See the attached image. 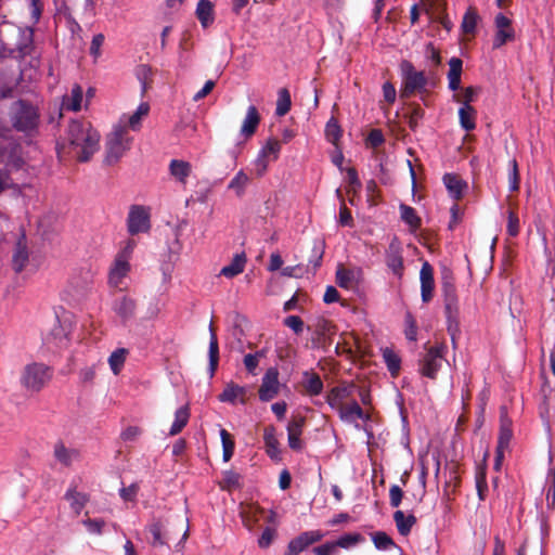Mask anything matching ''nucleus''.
<instances>
[{
	"instance_id": "nucleus-1",
	"label": "nucleus",
	"mask_w": 555,
	"mask_h": 555,
	"mask_svg": "<svg viewBox=\"0 0 555 555\" xmlns=\"http://www.w3.org/2000/svg\"><path fill=\"white\" fill-rule=\"evenodd\" d=\"M100 133L92 127L91 122L83 119H74L68 124L64 137V143L60 149L67 145L74 156L81 163L90 160L99 150Z\"/></svg>"
},
{
	"instance_id": "nucleus-2",
	"label": "nucleus",
	"mask_w": 555,
	"mask_h": 555,
	"mask_svg": "<svg viewBox=\"0 0 555 555\" xmlns=\"http://www.w3.org/2000/svg\"><path fill=\"white\" fill-rule=\"evenodd\" d=\"M9 119L15 131L34 135L38 132L40 125L39 108L31 102L20 99L12 103Z\"/></svg>"
},
{
	"instance_id": "nucleus-3",
	"label": "nucleus",
	"mask_w": 555,
	"mask_h": 555,
	"mask_svg": "<svg viewBox=\"0 0 555 555\" xmlns=\"http://www.w3.org/2000/svg\"><path fill=\"white\" fill-rule=\"evenodd\" d=\"M441 292L444 302V313L448 322V330L451 333L452 340L454 341L453 332L459 326V298L456 294V287L454 284V278L451 272H444L441 278Z\"/></svg>"
},
{
	"instance_id": "nucleus-4",
	"label": "nucleus",
	"mask_w": 555,
	"mask_h": 555,
	"mask_svg": "<svg viewBox=\"0 0 555 555\" xmlns=\"http://www.w3.org/2000/svg\"><path fill=\"white\" fill-rule=\"evenodd\" d=\"M400 72L402 77L400 96L402 99H409L415 93L425 91L428 80L423 70H416L410 61L403 60L400 63Z\"/></svg>"
},
{
	"instance_id": "nucleus-5",
	"label": "nucleus",
	"mask_w": 555,
	"mask_h": 555,
	"mask_svg": "<svg viewBox=\"0 0 555 555\" xmlns=\"http://www.w3.org/2000/svg\"><path fill=\"white\" fill-rule=\"evenodd\" d=\"M52 373L49 366L43 363L27 364L21 375V384L33 392L40 391L51 379Z\"/></svg>"
},
{
	"instance_id": "nucleus-6",
	"label": "nucleus",
	"mask_w": 555,
	"mask_h": 555,
	"mask_svg": "<svg viewBox=\"0 0 555 555\" xmlns=\"http://www.w3.org/2000/svg\"><path fill=\"white\" fill-rule=\"evenodd\" d=\"M105 159L107 165L116 164L130 149V139L126 127H116L114 131L107 137L105 145Z\"/></svg>"
},
{
	"instance_id": "nucleus-7",
	"label": "nucleus",
	"mask_w": 555,
	"mask_h": 555,
	"mask_svg": "<svg viewBox=\"0 0 555 555\" xmlns=\"http://www.w3.org/2000/svg\"><path fill=\"white\" fill-rule=\"evenodd\" d=\"M446 345H436L430 347L426 353L420 359L418 372L421 375L430 379H436L439 370L444 361Z\"/></svg>"
},
{
	"instance_id": "nucleus-8",
	"label": "nucleus",
	"mask_w": 555,
	"mask_h": 555,
	"mask_svg": "<svg viewBox=\"0 0 555 555\" xmlns=\"http://www.w3.org/2000/svg\"><path fill=\"white\" fill-rule=\"evenodd\" d=\"M25 162L22 156V146L16 139L0 141V165L3 170H20Z\"/></svg>"
},
{
	"instance_id": "nucleus-9",
	"label": "nucleus",
	"mask_w": 555,
	"mask_h": 555,
	"mask_svg": "<svg viewBox=\"0 0 555 555\" xmlns=\"http://www.w3.org/2000/svg\"><path fill=\"white\" fill-rule=\"evenodd\" d=\"M495 34L493 37V49H499L515 39L513 22L503 13H498L494 17Z\"/></svg>"
},
{
	"instance_id": "nucleus-10",
	"label": "nucleus",
	"mask_w": 555,
	"mask_h": 555,
	"mask_svg": "<svg viewBox=\"0 0 555 555\" xmlns=\"http://www.w3.org/2000/svg\"><path fill=\"white\" fill-rule=\"evenodd\" d=\"M280 389L279 371L276 367H269L262 376L258 390L260 401L269 402L273 400L280 393Z\"/></svg>"
},
{
	"instance_id": "nucleus-11",
	"label": "nucleus",
	"mask_w": 555,
	"mask_h": 555,
	"mask_svg": "<svg viewBox=\"0 0 555 555\" xmlns=\"http://www.w3.org/2000/svg\"><path fill=\"white\" fill-rule=\"evenodd\" d=\"M127 227L131 235L147 232L151 228L149 211L143 206H131L127 218Z\"/></svg>"
},
{
	"instance_id": "nucleus-12",
	"label": "nucleus",
	"mask_w": 555,
	"mask_h": 555,
	"mask_svg": "<svg viewBox=\"0 0 555 555\" xmlns=\"http://www.w3.org/2000/svg\"><path fill=\"white\" fill-rule=\"evenodd\" d=\"M325 537L321 530L304 531L288 542L287 550L284 555H298L310 545L320 542Z\"/></svg>"
},
{
	"instance_id": "nucleus-13",
	"label": "nucleus",
	"mask_w": 555,
	"mask_h": 555,
	"mask_svg": "<svg viewBox=\"0 0 555 555\" xmlns=\"http://www.w3.org/2000/svg\"><path fill=\"white\" fill-rule=\"evenodd\" d=\"M356 385L353 383H341L333 387L326 395V402L333 410H339L344 401L352 396Z\"/></svg>"
},
{
	"instance_id": "nucleus-14",
	"label": "nucleus",
	"mask_w": 555,
	"mask_h": 555,
	"mask_svg": "<svg viewBox=\"0 0 555 555\" xmlns=\"http://www.w3.org/2000/svg\"><path fill=\"white\" fill-rule=\"evenodd\" d=\"M420 280L422 301L427 304L433 299L435 289L434 268L428 261L422 264Z\"/></svg>"
},
{
	"instance_id": "nucleus-15",
	"label": "nucleus",
	"mask_w": 555,
	"mask_h": 555,
	"mask_svg": "<svg viewBox=\"0 0 555 555\" xmlns=\"http://www.w3.org/2000/svg\"><path fill=\"white\" fill-rule=\"evenodd\" d=\"M306 424V418L304 416H293L287 425V438L288 446L294 451H301L304 444L300 439L302 435V429Z\"/></svg>"
},
{
	"instance_id": "nucleus-16",
	"label": "nucleus",
	"mask_w": 555,
	"mask_h": 555,
	"mask_svg": "<svg viewBox=\"0 0 555 555\" xmlns=\"http://www.w3.org/2000/svg\"><path fill=\"white\" fill-rule=\"evenodd\" d=\"M513 422L508 416L507 408H500V429L498 436V444L499 449H507L509 448L511 440L513 438Z\"/></svg>"
},
{
	"instance_id": "nucleus-17",
	"label": "nucleus",
	"mask_w": 555,
	"mask_h": 555,
	"mask_svg": "<svg viewBox=\"0 0 555 555\" xmlns=\"http://www.w3.org/2000/svg\"><path fill=\"white\" fill-rule=\"evenodd\" d=\"M113 310L126 323L135 315L137 302L130 296L121 295L114 300Z\"/></svg>"
},
{
	"instance_id": "nucleus-18",
	"label": "nucleus",
	"mask_w": 555,
	"mask_h": 555,
	"mask_svg": "<svg viewBox=\"0 0 555 555\" xmlns=\"http://www.w3.org/2000/svg\"><path fill=\"white\" fill-rule=\"evenodd\" d=\"M386 263L395 275L399 279L402 278L404 270L402 251L399 244L395 241L389 244L386 251Z\"/></svg>"
},
{
	"instance_id": "nucleus-19",
	"label": "nucleus",
	"mask_w": 555,
	"mask_h": 555,
	"mask_svg": "<svg viewBox=\"0 0 555 555\" xmlns=\"http://www.w3.org/2000/svg\"><path fill=\"white\" fill-rule=\"evenodd\" d=\"M301 386L305 393L309 397H315L322 393L324 384L320 375L310 370L302 373Z\"/></svg>"
},
{
	"instance_id": "nucleus-20",
	"label": "nucleus",
	"mask_w": 555,
	"mask_h": 555,
	"mask_svg": "<svg viewBox=\"0 0 555 555\" xmlns=\"http://www.w3.org/2000/svg\"><path fill=\"white\" fill-rule=\"evenodd\" d=\"M170 176L180 184L185 185L192 173V165L182 159H171L168 166Z\"/></svg>"
},
{
	"instance_id": "nucleus-21",
	"label": "nucleus",
	"mask_w": 555,
	"mask_h": 555,
	"mask_svg": "<svg viewBox=\"0 0 555 555\" xmlns=\"http://www.w3.org/2000/svg\"><path fill=\"white\" fill-rule=\"evenodd\" d=\"M246 393L247 390L245 387L231 382L225 385L223 391L218 396V399L221 402L232 404L240 400V402L244 404L246 402Z\"/></svg>"
},
{
	"instance_id": "nucleus-22",
	"label": "nucleus",
	"mask_w": 555,
	"mask_h": 555,
	"mask_svg": "<svg viewBox=\"0 0 555 555\" xmlns=\"http://www.w3.org/2000/svg\"><path fill=\"white\" fill-rule=\"evenodd\" d=\"M53 454L55 460L63 466L69 467L75 461H78L80 453L76 449L67 448L62 441L54 444Z\"/></svg>"
},
{
	"instance_id": "nucleus-23",
	"label": "nucleus",
	"mask_w": 555,
	"mask_h": 555,
	"mask_svg": "<svg viewBox=\"0 0 555 555\" xmlns=\"http://www.w3.org/2000/svg\"><path fill=\"white\" fill-rule=\"evenodd\" d=\"M260 122V115L256 106L250 105L247 108L246 116L243 120L242 127H241V133L242 135L246 138H250L255 134L258 125Z\"/></svg>"
},
{
	"instance_id": "nucleus-24",
	"label": "nucleus",
	"mask_w": 555,
	"mask_h": 555,
	"mask_svg": "<svg viewBox=\"0 0 555 555\" xmlns=\"http://www.w3.org/2000/svg\"><path fill=\"white\" fill-rule=\"evenodd\" d=\"M195 14L203 28L209 27L215 22L214 3L210 0H199Z\"/></svg>"
},
{
	"instance_id": "nucleus-25",
	"label": "nucleus",
	"mask_w": 555,
	"mask_h": 555,
	"mask_svg": "<svg viewBox=\"0 0 555 555\" xmlns=\"http://www.w3.org/2000/svg\"><path fill=\"white\" fill-rule=\"evenodd\" d=\"M337 412L340 420L346 423H354L357 420L367 418L362 408L354 400L349 404H344Z\"/></svg>"
},
{
	"instance_id": "nucleus-26",
	"label": "nucleus",
	"mask_w": 555,
	"mask_h": 555,
	"mask_svg": "<svg viewBox=\"0 0 555 555\" xmlns=\"http://www.w3.org/2000/svg\"><path fill=\"white\" fill-rule=\"evenodd\" d=\"M442 180L451 197L454 201L461 199L463 190L466 188V182L454 173H446Z\"/></svg>"
},
{
	"instance_id": "nucleus-27",
	"label": "nucleus",
	"mask_w": 555,
	"mask_h": 555,
	"mask_svg": "<svg viewBox=\"0 0 555 555\" xmlns=\"http://www.w3.org/2000/svg\"><path fill=\"white\" fill-rule=\"evenodd\" d=\"M246 262L247 258L245 253L236 254L232 258L231 262L221 269L220 275H223L228 279H233L244 271Z\"/></svg>"
},
{
	"instance_id": "nucleus-28",
	"label": "nucleus",
	"mask_w": 555,
	"mask_h": 555,
	"mask_svg": "<svg viewBox=\"0 0 555 555\" xmlns=\"http://www.w3.org/2000/svg\"><path fill=\"white\" fill-rule=\"evenodd\" d=\"M147 530L152 535L151 544L153 546L167 545L170 537L165 530V526L160 520H154L147 526Z\"/></svg>"
},
{
	"instance_id": "nucleus-29",
	"label": "nucleus",
	"mask_w": 555,
	"mask_h": 555,
	"mask_svg": "<svg viewBox=\"0 0 555 555\" xmlns=\"http://www.w3.org/2000/svg\"><path fill=\"white\" fill-rule=\"evenodd\" d=\"M29 255L27 246L23 240L16 243L15 250L12 257V268L16 273H21L27 266Z\"/></svg>"
},
{
	"instance_id": "nucleus-30",
	"label": "nucleus",
	"mask_w": 555,
	"mask_h": 555,
	"mask_svg": "<svg viewBox=\"0 0 555 555\" xmlns=\"http://www.w3.org/2000/svg\"><path fill=\"white\" fill-rule=\"evenodd\" d=\"M209 332H210V339H209V373L210 377H212L217 371L218 363H219V344L218 338L215 332V328L212 326V323L209 325Z\"/></svg>"
},
{
	"instance_id": "nucleus-31",
	"label": "nucleus",
	"mask_w": 555,
	"mask_h": 555,
	"mask_svg": "<svg viewBox=\"0 0 555 555\" xmlns=\"http://www.w3.org/2000/svg\"><path fill=\"white\" fill-rule=\"evenodd\" d=\"M480 21V15L477 9L473 5L468 7L463 15L461 29L465 35H475L476 27Z\"/></svg>"
},
{
	"instance_id": "nucleus-32",
	"label": "nucleus",
	"mask_w": 555,
	"mask_h": 555,
	"mask_svg": "<svg viewBox=\"0 0 555 555\" xmlns=\"http://www.w3.org/2000/svg\"><path fill=\"white\" fill-rule=\"evenodd\" d=\"M393 520L396 522L398 532L403 537H406L411 532L412 527L417 521L414 515L410 514L405 516L404 513L400 509L393 513Z\"/></svg>"
},
{
	"instance_id": "nucleus-33",
	"label": "nucleus",
	"mask_w": 555,
	"mask_h": 555,
	"mask_svg": "<svg viewBox=\"0 0 555 555\" xmlns=\"http://www.w3.org/2000/svg\"><path fill=\"white\" fill-rule=\"evenodd\" d=\"M477 112L472 105H462L459 109V118L461 127L466 131L476 128Z\"/></svg>"
},
{
	"instance_id": "nucleus-34",
	"label": "nucleus",
	"mask_w": 555,
	"mask_h": 555,
	"mask_svg": "<svg viewBox=\"0 0 555 555\" xmlns=\"http://www.w3.org/2000/svg\"><path fill=\"white\" fill-rule=\"evenodd\" d=\"M399 209L401 219L410 227V231H417L422 225V220L417 216L416 210L413 207L408 206L405 204H401Z\"/></svg>"
},
{
	"instance_id": "nucleus-35",
	"label": "nucleus",
	"mask_w": 555,
	"mask_h": 555,
	"mask_svg": "<svg viewBox=\"0 0 555 555\" xmlns=\"http://www.w3.org/2000/svg\"><path fill=\"white\" fill-rule=\"evenodd\" d=\"M65 500H67L70 503L72 509L78 515L89 501V498L87 494L82 492H78L76 488H69L65 495Z\"/></svg>"
},
{
	"instance_id": "nucleus-36",
	"label": "nucleus",
	"mask_w": 555,
	"mask_h": 555,
	"mask_svg": "<svg viewBox=\"0 0 555 555\" xmlns=\"http://www.w3.org/2000/svg\"><path fill=\"white\" fill-rule=\"evenodd\" d=\"M190 420V409L188 405L179 408L175 413V421L169 430L170 436H176L182 431Z\"/></svg>"
},
{
	"instance_id": "nucleus-37",
	"label": "nucleus",
	"mask_w": 555,
	"mask_h": 555,
	"mask_svg": "<svg viewBox=\"0 0 555 555\" xmlns=\"http://www.w3.org/2000/svg\"><path fill=\"white\" fill-rule=\"evenodd\" d=\"M263 441L267 448V453L271 459L279 454V440L275 435V427L270 425L263 429Z\"/></svg>"
},
{
	"instance_id": "nucleus-38",
	"label": "nucleus",
	"mask_w": 555,
	"mask_h": 555,
	"mask_svg": "<svg viewBox=\"0 0 555 555\" xmlns=\"http://www.w3.org/2000/svg\"><path fill=\"white\" fill-rule=\"evenodd\" d=\"M82 94V88L79 85H75L72 89L70 96L64 98L63 107L73 112L79 111L81 108Z\"/></svg>"
},
{
	"instance_id": "nucleus-39",
	"label": "nucleus",
	"mask_w": 555,
	"mask_h": 555,
	"mask_svg": "<svg viewBox=\"0 0 555 555\" xmlns=\"http://www.w3.org/2000/svg\"><path fill=\"white\" fill-rule=\"evenodd\" d=\"M21 40L16 44V50L18 52V57L24 59L29 55L33 50V30H21Z\"/></svg>"
},
{
	"instance_id": "nucleus-40",
	"label": "nucleus",
	"mask_w": 555,
	"mask_h": 555,
	"mask_svg": "<svg viewBox=\"0 0 555 555\" xmlns=\"http://www.w3.org/2000/svg\"><path fill=\"white\" fill-rule=\"evenodd\" d=\"M383 358L392 377L398 376L401 365L400 357L390 348L383 349Z\"/></svg>"
},
{
	"instance_id": "nucleus-41",
	"label": "nucleus",
	"mask_w": 555,
	"mask_h": 555,
	"mask_svg": "<svg viewBox=\"0 0 555 555\" xmlns=\"http://www.w3.org/2000/svg\"><path fill=\"white\" fill-rule=\"evenodd\" d=\"M129 271V262L121 256L115 260V264L111 270L109 279L111 282L118 284L120 280L126 276Z\"/></svg>"
},
{
	"instance_id": "nucleus-42",
	"label": "nucleus",
	"mask_w": 555,
	"mask_h": 555,
	"mask_svg": "<svg viewBox=\"0 0 555 555\" xmlns=\"http://www.w3.org/2000/svg\"><path fill=\"white\" fill-rule=\"evenodd\" d=\"M343 130L336 118L331 117L325 127V137L328 142L338 146V142L341 138Z\"/></svg>"
},
{
	"instance_id": "nucleus-43",
	"label": "nucleus",
	"mask_w": 555,
	"mask_h": 555,
	"mask_svg": "<svg viewBox=\"0 0 555 555\" xmlns=\"http://www.w3.org/2000/svg\"><path fill=\"white\" fill-rule=\"evenodd\" d=\"M127 353L128 351L125 348L116 349L111 353L108 364L115 375L120 373L125 364Z\"/></svg>"
},
{
	"instance_id": "nucleus-44",
	"label": "nucleus",
	"mask_w": 555,
	"mask_h": 555,
	"mask_svg": "<svg viewBox=\"0 0 555 555\" xmlns=\"http://www.w3.org/2000/svg\"><path fill=\"white\" fill-rule=\"evenodd\" d=\"M248 181V176L243 170H240L230 181L228 189L233 190L237 196H242L245 192Z\"/></svg>"
},
{
	"instance_id": "nucleus-45",
	"label": "nucleus",
	"mask_w": 555,
	"mask_h": 555,
	"mask_svg": "<svg viewBox=\"0 0 555 555\" xmlns=\"http://www.w3.org/2000/svg\"><path fill=\"white\" fill-rule=\"evenodd\" d=\"M220 437H221L222 449H223V453H222L223 461L229 462L231 460V457L233 456L234 449H235V442H234L231 434L225 429L220 430Z\"/></svg>"
},
{
	"instance_id": "nucleus-46",
	"label": "nucleus",
	"mask_w": 555,
	"mask_h": 555,
	"mask_svg": "<svg viewBox=\"0 0 555 555\" xmlns=\"http://www.w3.org/2000/svg\"><path fill=\"white\" fill-rule=\"evenodd\" d=\"M291 105H292V100H291L289 91L286 88H282L279 91V99H278V103H276L275 114L278 116L286 115L291 109Z\"/></svg>"
},
{
	"instance_id": "nucleus-47",
	"label": "nucleus",
	"mask_w": 555,
	"mask_h": 555,
	"mask_svg": "<svg viewBox=\"0 0 555 555\" xmlns=\"http://www.w3.org/2000/svg\"><path fill=\"white\" fill-rule=\"evenodd\" d=\"M324 250H325L324 241L323 240H314L312 250H311V256L309 258V263L312 264L314 270H317L321 266Z\"/></svg>"
},
{
	"instance_id": "nucleus-48",
	"label": "nucleus",
	"mask_w": 555,
	"mask_h": 555,
	"mask_svg": "<svg viewBox=\"0 0 555 555\" xmlns=\"http://www.w3.org/2000/svg\"><path fill=\"white\" fill-rule=\"evenodd\" d=\"M281 151V143L276 139H269L260 150L259 155L270 160H276Z\"/></svg>"
},
{
	"instance_id": "nucleus-49",
	"label": "nucleus",
	"mask_w": 555,
	"mask_h": 555,
	"mask_svg": "<svg viewBox=\"0 0 555 555\" xmlns=\"http://www.w3.org/2000/svg\"><path fill=\"white\" fill-rule=\"evenodd\" d=\"M364 538L360 533H346L339 537L336 541H333V544L335 545L336 550L338 547L349 548L362 542Z\"/></svg>"
},
{
	"instance_id": "nucleus-50",
	"label": "nucleus",
	"mask_w": 555,
	"mask_h": 555,
	"mask_svg": "<svg viewBox=\"0 0 555 555\" xmlns=\"http://www.w3.org/2000/svg\"><path fill=\"white\" fill-rule=\"evenodd\" d=\"M509 172H508V188L511 192H517L520 185V176L518 169V163L515 158L511 159L508 163Z\"/></svg>"
},
{
	"instance_id": "nucleus-51",
	"label": "nucleus",
	"mask_w": 555,
	"mask_h": 555,
	"mask_svg": "<svg viewBox=\"0 0 555 555\" xmlns=\"http://www.w3.org/2000/svg\"><path fill=\"white\" fill-rule=\"evenodd\" d=\"M372 541L376 548L388 550L389 547L397 546L392 538L384 531H376L372 534Z\"/></svg>"
},
{
	"instance_id": "nucleus-52",
	"label": "nucleus",
	"mask_w": 555,
	"mask_h": 555,
	"mask_svg": "<svg viewBox=\"0 0 555 555\" xmlns=\"http://www.w3.org/2000/svg\"><path fill=\"white\" fill-rule=\"evenodd\" d=\"M150 112V105L147 103H141L137 111L129 117L128 125L132 130H137L140 126L143 116H146Z\"/></svg>"
},
{
	"instance_id": "nucleus-53",
	"label": "nucleus",
	"mask_w": 555,
	"mask_h": 555,
	"mask_svg": "<svg viewBox=\"0 0 555 555\" xmlns=\"http://www.w3.org/2000/svg\"><path fill=\"white\" fill-rule=\"evenodd\" d=\"M332 328H333V325L330 321L321 320L318 323L317 330H315L317 338L312 339L313 345L320 346L323 343L325 336L331 333Z\"/></svg>"
},
{
	"instance_id": "nucleus-54",
	"label": "nucleus",
	"mask_w": 555,
	"mask_h": 555,
	"mask_svg": "<svg viewBox=\"0 0 555 555\" xmlns=\"http://www.w3.org/2000/svg\"><path fill=\"white\" fill-rule=\"evenodd\" d=\"M241 487V475L233 470L223 473L222 488L232 490Z\"/></svg>"
},
{
	"instance_id": "nucleus-55",
	"label": "nucleus",
	"mask_w": 555,
	"mask_h": 555,
	"mask_svg": "<svg viewBox=\"0 0 555 555\" xmlns=\"http://www.w3.org/2000/svg\"><path fill=\"white\" fill-rule=\"evenodd\" d=\"M507 234L512 237H515L519 234V217L514 209H509L507 214Z\"/></svg>"
},
{
	"instance_id": "nucleus-56",
	"label": "nucleus",
	"mask_w": 555,
	"mask_h": 555,
	"mask_svg": "<svg viewBox=\"0 0 555 555\" xmlns=\"http://www.w3.org/2000/svg\"><path fill=\"white\" fill-rule=\"evenodd\" d=\"M546 482L548 485L546 492L547 505L555 507V466L548 470Z\"/></svg>"
},
{
	"instance_id": "nucleus-57",
	"label": "nucleus",
	"mask_w": 555,
	"mask_h": 555,
	"mask_svg": "<svg viewBox=\"0 0 555 555\" xmlns=\"http://www.w3.org/2000/svg\"><path fill=\"white\" fill-rule=\"evenodd\" d=\"M353 280V273L343 267L336 271V283L343 288H349Z\"/></svg>"
},
{
	"instance_id": "nucleus-58",
	"label": "nucleus",
	"mask_w": 555,
	"mask_h": 555,
	"mask_svg": "<svg viewBox=\"0 0 555 555\" xmlns=\"http://www.w3.org/2000/svg\"><path fill=\"white\" fill-rule=\"evenodd\" d=\"M82 524L91 534H101L105 527V521L102 518H87Z\"/></svg>"
},
{
	"instance_id": "nucleus-59",
	"label": "nucleus",
	"mask_w": 555,
	"mask_h": 555,
	"mask_svg": "<svg viewBox=\"0 0 555 555\" xmlns=\"http://www.w3.org/2000/svg\"><path fill=\"white\" fill-rule=\"evenodd\" d=\"M405 337L411 341L417 338V325L414 317L411 313L405 314Z\"/></svg>"
},
{
	"instance_id": "nucleus-60",
	"label": "nucleus",
	"mask_w": 555,
	"mask_h": 555,
	"mask_svg": "<svg viewBox=\"0 0 555 555\" xmlns=\"http://www.w3.org/2000/svg\"><path fill=\"white\" fill-rule=\"evenodd\" d=\"M347 179L350 186V189L348 190L349 193L352 192L356 194L361 190L362 183L359 179L358 171L356 170V168L351 167L347 169Z\"/></svg>"
},
{
	"instance_id": "nucleus-61",
	"label": "nucleus",
	"mask_w": 555,
	"mask_h": 555,
	"mask_svg": "<svg viewBox=\"0 0 555 555\" xmlns=\"http://www.w3.org/2000/svg\"><path fill=\"white\" fill-rule=\"evenodd\" d=\"M385 142L384 133L380 129H372L366 138V145L377 149Z\"/></svg>"
},
{
	"instance_id": "nucleus-62",
	"label": "nucleus",
	"mask_w": 555,
	"mask_h": 555,
	"mask_svg": "<svg viewBox=\"0 0 555 555\" xmlns=\"http://www.w3.org/2000/svg\"><path fill=\"white\" fill-rule=\"evenodd\" d=\"M283 323L297 335L304 331V321L298 315H288L284 319Z\"/></svg>"
},
{
	"instance_id": "nucleus-63",
	"label": "nucleus",
	"mask_w": 555,
	"mask_h": 555,
	"mask_svg": "<svg viewBox=\"0 0 555 555\" xmlns=\"http://www.w3.org/2000/svg\"><path fill=\"white\" fill-rule=\"evenodd\" d=\"M403 491L398 485H392L389 489V503L392 507H398L403 499Z\"/></svg>"
},
{
	"instance_id": "nucleus-64",
	"label": "nucleus",
	"mask_w": 555,
	"mask_h": 555,
	"mask_svg": "<svg viewBox=\"0 0 555 555\" xmlns=\"http://www.w3.org/2000/svg\"><path fill=\"white\" fill-rule=\"evenodd\" d=\"M260 357H263L262 351H257L256 353H248L244 357V365L249 373H254L255 369L258 366Z\"/></svg>"
}]
</instances>
